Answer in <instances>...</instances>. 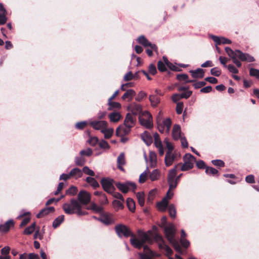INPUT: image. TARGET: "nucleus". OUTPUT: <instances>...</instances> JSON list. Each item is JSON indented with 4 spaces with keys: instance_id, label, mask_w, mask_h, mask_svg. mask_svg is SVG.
<instances>
[{
    "instance_id": "f257e3e1",
    "label": "nucleus",
    "mask_w": 259,
    "mask_h": 259,
    "mask_svg": "<svg viewBox=\"0 0 259 259\" xmlns=\"http://www.w3.org/2000/svg\"><path fill=\"white\" fill-rule=\"evenodd\" d=\"M138 238L134 236L130 239L131 244L135 248L140 249L144 247V244L146 242L152 243L153 241L148 233L144 232L141 230H138Z\"/></svg>"
},
{
    "instance_id": "f03ea898",
    "label": "nucleus",
    "mask_w": 259,
    "mask_h": 259,
    "mask_svg": "<svg viewBox=\"0 0 259 259\" xmlns=\"http://www.w3.org/2000/svg\"><path fill=\"white\" fill-rule=\"evenodd\" d=\"M165 236L169 242L173 245L176 250L181 252L182 249L178 241L175 239L176 230L172 224H169L164 228Z\"/></svg>"
},
{
    "instance_id": "7ed1b4c3",
    "label": "nucleus",
    "mask_w": 259,
    "mask_h": 259,
    "mask_svg": "<svg viewBox=\"0 0 259 259\" xmlns=\"http://www.w3.org/2000/svg\"><path fill=\"white\" fill-rule=\"evenodd\" d=\"M225 50L228 56L231 58L237 56L238 59L242 61H246L248 62H252L254 61V59L252 56L247 53H244L239 50H236L234 51L229 47H226Z\"/></svg>"
},
{
    "instance_id": "20e7f679",
    "label": "nucleus",
    "mask_w": 259,
    "mask_h": 259,
    "mask_svg": "<svg viewBox=\"0 0 259 259\" xmlns=\"http://www.w3.org/2000/svg\"><path fill=\"white\" fill-rule=\"evenodd\" d=\"M157 127L161 133L169 134L171 125V121L169 118L161 120L159 117L157 118Z\"/></svg>"
},
{
    "instance_id": "39448f33",
    "label": "nucleus",
    "mask_w": 259,
    "mask_h": 259,
    "mask_svg": "<svg viewBox=\"0 0 259 259\" xmlns=\"http://www.w3.org/2000/svg\"><path fill=\"white\" fill-rule=\"evenodd\" d=\"M80 203L75 199H71L70 203H65L63 205V209L66 214H72L75 213L77 208H79Z\"/></svg>"
},
{
    "instance_id": "423d86ee",
    "label": "nucleus",
    "mask_w": 259,
    "mask_h": 259,
    "mask_svg": "<svg viewBox=\"0 0 259 259\" xmlns=\"http://www.w3.org/2000/svg\"><path fill=\"white\" fill-rule=\"evenodd\" d=\"M139 120L140 124L147 128L153 127L152 115L148 111H144L142 115H140Z\"/></svg>"
},
{
    "instance_id": "0eeeda50",
    "label": "nucleus",
    "mask_w": 259,
    "mask_h": 259,
    "mask_svg": "<svg viewBox=\"0 0 259 259\" xmlns=\"http://www.w3.org/2000/svg\"><path fill=\"white\" fill-rule=\"evenodd\" d=\"M137 41L141 45H142L145 47H149L151 49H147L146 50V53L149 56H152L153 55L152 50L154 51H157V48L156 46L154 44L151 43L144 35L140 36L138 39Z\"/></svg>"
},
{
    "instance_id": "6e6552de",
    "label": "nucleus",
    "mask_w": 259,
    "mask_h": 259,
    "mask_svg": "<svg viewBox=\"0 0 259 259\" xmlns=\"http://www.w3.org/2000/svg\"><path fill=\"white\" fill-rule=\"evenodd\" d=\"M184 161L181 169L182 171H187L193 168L195 158L190 153L186 154L183 157Z\"/></svg>"
},
{
    "instance_id": "1a4fd4ad",
    "label": "nucleus",
    "mask_w": 259,
    "mask_h": 259,
    "mask_svg": "<svg viewBox=\"0 0 259 259\" xmlns=\"http://www.w3.org/2000/svg\"><path fill=\"white\" fill-rule=\"evenodd\" d=\"M115 230L117 234L120 238H121L122 236H124L125 237H127L130 236L132 237L134 236V234L131 233L129 229L125 225H117L115 227Z\"/></svg>"
},
{
    "instance_id": "9d476101",
    "label": "nucleus",
    "mask_w": 259,
    "mask_h": 259,
    "mask_svg": "<svg viewBox=\"0 0 259 259\" xmlns=\"http://www.w3.org/2000/svg\"><path fill=\"white\" fill-rule=\"evenodd\" d=\"M117 188L124 193H127L129 190H134L136 188L135 183L126 182L125 183H117L116 184Z\"/></svg>"
},
{
    "instance_id": "9b49d317",
    "label": "nucleus",
    "mask_w": 259,
    "mask_h": 259,
    "mask_svg": "<svg viewBox=\"0 0 259 259\" xmlns=\"http://www.w3.org/2000/svg\"><path fill=\"white\" fill-rule=\"evenodd\" d=\"M77 198L81 205H87L90 202L91 196L87 191L81 190L78 193Z\"/></svg>"
},
{
    "instance_id": "f8f14e48",
    "label": "nucleus",
    "mask_w": 259,
    "mask_h": 259,
    "mask_svg": "<svg viewBox=\"0 0 259 259\" xmlns=\"http://www.w3.org/2000/svg\"><path fill=\"white\" fill-rule=\"evenodd\" d=\"M90 125L95 130L100 131L101 132L107 126L108 122L102 120H94L90 121Z\"/></svg>"
},
{
    "instance_id": "ddd939ff",
    "label": "nucleus",
    "mask_w": 259,
    "mask_h": 259,
    "mask_svg": "<svg viewBox=\"0 0 259 259\" xmlns=\"http://www.w3.org/2000/svg\"><path fill=\"white\" fill-rule=\"evenodd\" d=\"M112 182V180L108 178H103L101 181L103 189L108 193H112L115 189Z\"/></svg>"
},
{
    "instance_id": "4468645a",
    "label": "nucleus",
    "mask_w": 259,
    "mask_h": 259,
    "mask_svg": "<svg viewBox=\"0 0 259 259\" xmlns=\"http://www.w3.org/2000/svg\"><path fill=\"white\" fill-rule=\"evenodd\" d=\"M144 253H138L140 259H153L154 257L157 256L156 253L150 249L148 246H144Z\"/></svg>"
},
{
    "instance_id": "2eb2a0df",
    "label": "nucleus",
    "mask_w": 259,
    "mask_h": 259,
    "mask_svg": "<svg viewBox=\"0 0 259 259\" xmlns=\"http://www.w3.org/2000/svg\"><path fill=\"white\" fill-rule=\"evenodd\" d=\"M179 155L178 153L166 152L165 158L164 162L166 166H169L172 164L173 162L177 159V157Z\"/></svg>"
},
{
    "instance_id": "dca6fc26",
    "label": "nucleus",
    "mask_w": 259,
    "mask_h": 259,
    "mask_svg": "<svg viewBox=\"0 0 259 259\" xmlns=\"http://www.w3.org/2000/svg\"><path fill=\"white\" fill-rule=\"evenodd\" d=\"M209 37L215 42V46L221 44H230L232 42L230 39L224 37H219L212 34L209 35Z\"/></svg>"
},
{
    "instance_id": "f3484780",
    "label": "nucleus",
    "mask_w": 259,
    "mask_h": 259,
    "mask_svg": "<svg viewBox=\"0 0 259 259\" xmlns=\"http://www.w3.org/2000/svg\"><path fill=\"white\" fill-rule=\"evenodd\" d=\"M131 129L124 124L119 125L116 130V135L122 137L130 133Z\"/></svg>"
},
{
    "instance_id": "a211bd4d",
    "label": "nucleus",
    "mask_w": 259,
    "mask_h": 259,
    "mask_svg": "<svg viewBox=\"0 0 259 259\" xmlns=\"http://www.w3.org/2000/svg\"><path fill=\"white\" fill-rule=\"evenodd\" d=\"M98 220L106 225L112 224L114 221L113 215L111 213L103 214Z\"/></svg>"
},
{
    "instance_id": "6ab92c4d",
    "label": "nucleus",
    "mask_w": 259,
    "mask_h": 259,
    "mask_svg": "<svg viewBox=\"0 0 259 259\" xmlns=\"http://www.w3.org/2000/svg\"><path fill=\"white\" fill-rule=\"evenodd\" d=\"M127 109L128 110L131 111L133 114L135 115L139 114L142 110L141 106L136 103L131 104L128 106Z\"/></svg>"
},
{
    "instance_id": "aec40b11",
    "label": "nucleus",
    "mask_w": 259,
    "mask_h": 259,
    "mask_svg": "<svg viewBox=\"0 0 259 259\" xmlns=\"http://www.w3.org/2000/svg\"><path fill=\"white\" fill-rule=\"evenodd\" d=\"M136 123V118H134L130 113H127L124 121V124L131 129L133 127Z\"/></svg>"
},
{
    "instance_id": "412c9836",
    "label": "nucleus",
    "mask_w": 259,
    "mask_h": 259,
    "mask_svg": "<svg viewBox=\"0 0 259 259\" xmlns=\"http://www.w3.org/2000/svg\"><path fill=\"white\" fill-rule=\"evenodd\" d=\"M189 72L194 78H201L204 76V71L201 68H197L196 70H191Z\"/></svg>"
},
{
    "instance_id": "4be33fe9",
    "label": "nucleus",
    "mask_w": 259,
    "mask_h": 259,
    "mask_svg": "<svg viewBox=\"0 0 259 259\" xmlns=\"http://www.w3.org/2000/svg\"><path fill=\"white\" fill-rule=\"evenodd\" d=\"M125 163V156L124 153H121L117 157V167L121 171H124L122 166Z\"/></svg>"
},
{
    "instance_id": "5701e85b",
    "label": "nucleus",
    "mask_w": 259,
    "mask_h": 259,
    "mask_svg": "<svg viewBox=\"0 0 259 259\" xmlns=\"http://www.w3.org/2000/svg\"><path fill=\"white\" fill-rule=\"evenodd\" d=\"M181 126L179 124H175L173 126L172 136L175 140L179 139L181 137Z\"/></svg>"
},
{
    "instance_id": "b1692460",
    "label": "nucleus",
    "mask_w": 259,
    "mask_h": 259,
    "mask_svg": "<svg viewBox=\"0 0 259 259\" xmlns=\"http://www.w3.org/2000/svg\"><path fill=\"white\" fill-rule=\"evenodd\" d=\"M54 210L55 208L52 206L44 208V209H41L38 213L37 214L36 217L37 218H42L51 212H54Z\"/></svg>"
},
{
    "instance_id": "393cba45",
    "label": "nucleus",
    "mask_w": 259,
    "mask_h": 259,
    "mask_svg": "<svg viewBox=\"0 0 259 259\" xmlns=\"http://www.w3.org/2000/svg\"><path fill=\"white\" fill-rule=\"evenodd\" d=\"M141 138L147 146L150 145L153 142L152 137L148 132H145L143 133Z\"/></svg>"
},
{
    "instance_id": "a878e982",
    "label": "nucleus",
    "mask_w": 259,
    "mask_h": 259,
    "mask_svg": "<svg viewBox=\"0 0 259 259\" xmlns=\"http://www.w3.org/2000/svg\"><path fill=\"white\" fill-rule=\"evenodd\" d=\"M69 173L71 178H73L75 179L81 178L82 176V170L77 167L71 169Z\"/></svg>"
},
{
    "instance_id": "bb28decb",
    "label": "nucleus",
    "mask_w": 259,
    "mask_h": 259,
    "mask_svg": "<svg viewBox=\"0 0 259 259\" xmlns=\"http://www.w3.org/2000/svg\"><path fill=\"white\" fill-rule=\"evenodd\" d=\"M121 115L118 112H113L108 115L111 122H117L121 118Z\"/></svg>"
},
{
    "instance_id": "cd10ccee",
    "label": "nucleus",
    "mask_w": 259,
    "mask_h": 259,
    "mask_svg": "<svg viewBox=\"0 0 259 259\" xmlns=\"http://www.w3.org/2000/svg\"><path fill=\"white\" fill-rule=\"evenodd\" d=\"M135 95V91L133 89H129L126 91L125 93L123 95L121 98L122 100H125L127 99L128 101H131Z\"/></svg>"
},
{
    "instance_id": "c85d7f7f",
    "label": "nucleus",
    "mask_w": 259,
    "mask_h": 259,
    "mask_svg": "<svg viewBox=\"0 0 259 259\" xmlns=\"http://www.w3.org/2000/svg\"><path fill=\"white\" fill-rule=\"evenodd\" d=\"M14 225L12 220L7 221L4 225H0V231L6 232L9 230L10 228Z\"/></svg>"
},
{
    "instance_id": "c756f323",
    "label": "nucleus",
    "mask_w": 259,
    "mask_h": 259,
    "mask_svg": "<svg viewBox=\"0 0 259 259\" xmlns=\"http://www.w3.org/2000/svg\"><path fill=\"white\" fill-rule=\"evenodd\" d=\"M158 245L159 248L164 250L166 252V255L168 257L169 259H173L170 256L172 253V250L165 243H160Z\"/></svg>"
},
{
    "instance_id": "7c9ffc66",
    "label": "nucleus",
    "mask_w": 259,
    "mask_h": 259,
    "mask_svg": "<svg viewBox=\"0 0 259 259\" xmlns=\"http://www.w3.org/2000/svg\"><path fill=\"white\" fill-rule=\"evenodd\" d=\"M88 209L97 213H101L103 211V207L102 206L98 205L94 202H91Z\"/></svg>"
},
{
    "instance_id": "2f4dec72",
    "label": "nucleus",
    "mask_w": 259,
    "mask_h": 259,
    "mask_svg": "<svg viewBox=\"0 0 259 259\" xmlns=\"http://www.w3.org/2000/svg\"><path fill=\"white\" fill-rule=\"evenodd\" d=\"M168 203V201L166 198H163L162 200L157 203V207L160 211H165Z\"/></svg>"
},
{
    "instance_id": "473e14b6",
    "label": "nucleus",
    "mask_w": 259,
    "mask_h": 259,
    "mask_svg": "<svg viewBox=\"0 0 259 259\" xmlns=\"http://www.w3.org/2000/svg\"><path fill=\"white\" fill-rule=\"evenodd\" d=\"M113 131V128H108L107 126H106V128H104L101 133L104 134L105 139H109L112 137Z\"/></svg>"
},
{
    "instance_id": "72a5a7b5",
    "label": "nucleus",
    "mask_w": 259,
    "mask_h": 259,
    "mask_svg": "<svg viewBox=\"0 0 259 259\" xmlns=\"http://www.w3.org/2000/svg\"><path fill=\"white\" fill-rule=\"evenodd\" d=\"M149 99L150 101L151 106L153 107H155L160 103V98L156 95H150Z\"/></svg>"
},
{
    "instance_id": "f704fd0d",
    "label": "nucleus",
    "mask_w": 259,
    "mask_h": 259,
    "mask_svg": "<svg viewBox=\"0 0 259 259\" xmlns=\"http://www.w3.org/2000/svg\"><path fill=\"white\" fill-rule=\"evenodd\" d=\"M160 176V171L157 169H154L150 173L149 177L152 181H154L158 179Z\"/></svg>"
},
{
    "instance_id": "c9c22d12",
    "label": "nucleus",
    "mask_w": 259,
    "mask_h": 259,
    "mask_svg": "<svg viewBox=\"0 0 259 259\" xmlns=\"http://www.w3.org/2000/svg\"><path fill=\"white\" fill-rule=\"evenodd\" d=\"M86 182L95 189L99 187V183L94 178L88 177L86 178Z\"/></svg>"
},
{
    "instance_id": "e433bc0d",
    "label": "nucleus",
    "mask_w": 259,
    "mask_h": 259,
    "mask_svg": "<svg viewBox=\"0 0 259 259\" xmlns=\"http://www.w3.org/2000/svg\"><path fill=\"white\" fill-rule=\"evenodd\" d=\"M64 220V215H61L57 217L53 223V227L54 228H57Z\"/></svg>"
},
{
    "instance_id": "4c0bfd02",
    "label": "nucleus",
    "mask_w": 259,
    "mask_h": 259,
    "mask_svg": "<svg viewBox=\"0 0 259 259\" xmlns=\"http://www.w3.org/2000/svg\"><path fill=\"white\" fill-rule=\"evenodd\" d=\"M86 162V160L84 157L81 156L80 157L76 156L74 158V163L77 166H82Z\"/></svg>"
},
{
    "instance_id": "58836bf2",
    "label": "nucleus",
    "mask_w": 259,
    "mask_h": 259,
    "mask_svg": "<svg viewBox=\"0 0 259 259\" xmlns=\"http://www.w3.org/2000/svg\"><path fill=\"white\" fill-rule=\"evenodd\" d=\"M127 206L129 210L132 212L135 210V203L134 200L131 198H128L126 200Z\"/></svg>"
},
{
    "instance_id": "ea45409f",
    "label": "nucleus",
    "mask_w": 259,
    "mask_h": 259,
    "mask_svg": "<svg viewBox=\"0 0 259 259\" xmlns=\"http://www.w3.org/2000/svg\"><path fill=\"white\" fill-rule=\"evenodd\" d=\"M138 202L140 206H143L145 204V195L143 192H138L136 195Z\"/></svg>"
},
{
    "instance_id": "a19ab883",
    "label": "nucleus",
    "mask_w": 259,
    "mask_h": 259,
    "mask_svg": "<svg viewBox=\"0 0 259 259\" xmlns=\"http://www.w3.org/2000/svg\"><path fill=\"white\" fill-rule=\"evenodd\" d=\"M108 110H112L113 109H120L121 108V105L118 102H112L111 101H108Z\"/></svg>"
},
{
    "instance_id": "79ce46f5",
    "label": "nucleus",
    "mask_w": 259,
    "mask_h": 259,
    "mask_svg": "<svg viewBox=\"0 0 259 259\" xmlns=\"http://www.w3.org/2000/svg\"><path fill=\"white\" fill-rule=\"evenodd\" d=\"M188 75L186 74H178L177 76V78L180 81L184 80L186 83L193 82L194 81V80H189Z\"/></svg>"
},
{
    "instance_id": "37998d69",
    "label": "nucleus",
    "mask_w": 259,
    "mask_h": 259,
    "mask_svg": "<svg viewBox=\"0 0 259 259\" xmlns=\"http://www.w3.org/2000/svg\"><path fill=\"white\" fill-rule=\"evenodd\" d=\"M177 175V169L176 166L172 169H171L168 174L167 176V181L172 180L176 179V177Z\"/></svg>"
},
{
    "instance_id": "c03bdc74",
    "label": "nucleus",
    "mask_w": 259,
    "mask_h": 259,
    "mask_svg": "<svg viewBox=\"0 0 259 259\" xmlns=\"http://www.w3.org/2000/svg\"><path fill=\"white\" fill-rule=\"evenodd\" d=\"M123 202L121 200H114L113 202V205L116 210L122 209L123 207Z\"/></svg>"
},
{
    "instance_id": "a18cd8bd",
    "label": "nucleus",
    "mask_w": 259,
    "mask_h": 259,
    "mask_svg": "<svg viewBox=\"0 0 259 259\" xmlns=\"http://www.w3.org/2000/svg\"><path fill=\"white\" fill-rule=\"evenodd\" d=\"M168 210L170 216L172 218H175L176 216V209L174 204H170L168 206Z\"/></svg>"
},
{
    "instance_id": "49530a36",
    "label": "nucleus",
    "mask_w": 259,
    "mask_h": 259,
    "mask_svg": "<svg viewBox=\"0 0 259 259\" xmlns=\"http://www.w3.org/2000/svg\"><path fill=\"white\" fill-rule=\"evenodd\" d=\"M93 151L91 148H87L84 150H81L79 152L80 156H90L92 154Z\"/></svg>"
},
{
    "instance_id": "de8ad7c7",
    "label": "nucleus",
    "mask_w": 259,
    "mask_h": 259,
    "mask_svg": "<svg viewBox=\"0 0 259 259\" xmlns=\"http://www.w3.org/2000/svg\"><path fill=\"white\" fill-rule=\"evenodd\" d=\"M148 170V168L147 167L146 170L140 176L139 181L140 183H143L146 181L147 178Z\"/></svg>"
},
{
    "instance_id": "09e8293b",
    "label": "nucleus",
    "mask_w": 259,
    "mask_h": 259,
    "mask_svg": "<svg viewBox=\"0 0 259 259\" xmlns=\"http://www.w3.org/2000/svg\"><path fill=\"white\" fill-rule=\"evenodd\" d=\"M205 172L207 175H210L214 176L215 175H217L218 173V171L217 169L212 167H206L205 169Z\"/></svg>"
},
{
    "instance_id": "8fccbe9b",
    "label": "nucleus",
    "mask_w": 259,
    "mask_h": 259,
    "mask_svg": "<svg viewBox=\"0 0 259 259\" xmlns=\"http://www.w3.org/2000/svg\"><path fill=\"white\" fill-rule=\"evenodd\" d=\"M82 173L84 172L85 174L88 175L90 176H94L95 172L93 170L91 169L88 166H84L82 168Z\"/></svg>"
},
{
    "instance_id": "3c124183",
    "label": "nucleus",
    "mask_w": 259,
    "mask_h": 259,
    "mask_svg": "<svg viewBox=\"0 0 259 259\" xmlns=\"http://www.w3.org/2000/svg\"><path fill=\"white\" fill-rule=\"evenodd\" d=\"M98 200L101 205H105L108 203L107 197L105 194L99 197Z\"/></svg>"
},
{
    "instance_id": "603ef678",
    "label": "nucleus",
    "mask_w": 259,
    "mask_h": 259,
    "mask_svg": "<svg viewBox=\"0 0 259 259\" xmlns=\"http://www.w3.org/2000/svg\"><path fill=\"white\" fill-rule=\"evenodd\" d=\"M88 124V122L86 121H83L77 122L75 124V127L77 129L82 130Z\"/></svg>"
},
{
    "instance_id": "864d4df0",
    "label": "nucleus",
    "mask_w": 259,
    "mask_h": 259,
    "mask_svg": "<svg viewBox=\"0 0 259 259\" xmlns=\"http://www.w3.org/2000/svg\"><path fill=\"white\" fill-rule=\"evenodd\" d=\"M167 182L169 185V189L171 190L175 189L179 183L176 179L168 181Z\"/></svg>"
},
{
    "instance_id": "5fc2aeb1",
    "label": "nucleus",
    "mask_w": 259,
    "mask_h": 259,
    "mask_svg": "<svg viewBox=\"0 0 259 259\" xmlns=\"http://www.w3.org/2000/svg\"><path fill=\"white\" fill-rule=\"evenodd\" d=\"M249 74L252 76H254L257 78H259V70L255 68H250L249 70Z\"/></svg>"
},
{
    "instance_id": "6e6d98bb",
    "label": "nucleus",
    "mask_w": 259,
    "mask_h": 259,
    "mask_svg": "<svg viewBox=\"0 0 259 259\" xmlns=\"http://www.w3.org/2000/svg\"><path fill=\"white\" fill-rule=\"evenodd\" d=\"M157 67L160 71L163 72L166 70V67L163 62L159 61L157 63Z\"/></svg>"
},
{
    "instance_id": "4d7b16f0",
    "label": "nucleus",
    "mask_w": 259,
    "mask_h": 259,
    "mask_svg": "<svg viewBox=\"0 0 259 259\" xmlns=\"http://www.w3.org/2000/svg\"><path fill=\"white\" fill-rule=\"evenodd\" d=\"M134 77V75H133L132 71H129L124 75L123 77V80L125 81H130L133 79Z\"/></svg>"
},
{
    "instance_id": "13d9d810",
    "label": "nucleus",
    "mask_w": 259,
    "mask_h": 259,
    "mask_svg": "<svg viewBox=\"0 0 259 259\" xmlns=\"http://www.w3.org/2000/svg\"><path fill=\"white\" fill-rule=\"evenodd\" d=\"M183 102H179L177 104L176 106V112L178 114H181L183 112Z\"/></svg>"
},
{
    "instance_id": "bf43d9fd",
    "label": "nucleus",
    "mask_w": 259,
    "mask_h": 259,
    "mask_svg": "<svg viewBox=\"0 0 259 259\" xmlns=\"http://www.w3.org/2000/svg\"><path fill=\"white\" fill-rule=\"evenodd\" d=\"M211 162L215 166L219 167H224L225 165L224 161L219 159L213 160Z\"/></svg>"
},
{
    "instance_id": "052dcab7",
    "label": "nucleus",
    "mask_w": 259,
    "mask_h": 259,
    "mask_svg": "<svg viewBox=\"0 0 259 259\" xmlns=\"http://www.w3.org/2000/svg\"><path fill=\"white\" fill-rule=\"evenodd\" d=\"M210 73L215 76H219L221 74V71L217 67H214L211 69Z\"/></svg>"
},
{
    "instance_id": "680f3d73",
    "label": "nucleus",
    "mask_w": 259,
    "mask_h": 259,
    "mask_svg": "<svg viewBox=\"0 0 259 259\" xmlns=\"http://www.w3.org/2000/svg\"><path fill=\"white\" fill-rule=\"evenodd\" d=\"M99 145L101 148L105 149H109L110 147L107 142H106L105 140H101L99 142Z\"/></svg>"
},
{
    "instance_id": "e2e57ef3",
    "label": "nucleus",
    "mask_w": 259,
    "mask_h": 259,
    "mask_svg": "<svg viewBox=\"0 0 259 259\" xmlns=\"http://www.w3.org/2000/svg\"><path fill=\"white\" fill-rule=\"evenodd\" d=\"M77 191V189L76 187L71 186L69 189L66 191L67 194L75 195Z\"/></svg>"
},
{
    "instance_id": "0e129e2a",
    "label": "nucleus",
    "mask_w": 259,
    "mask_h": 259,
    "mask_svg": "<svg viewBox=\"0 0 259 259\" xmlns=\"http://www.w3.org/2000/svg\"><path fill=\"white\" fill-rule=\"evenodd\" d=\"M150 160L152 163H156L157 161L156 155L154 152H150L149 153Z\"/></svg>"
},
{
    "instance_id": "69168bd1",
    "label": "nucleus",
    "mask_w": 259,
    "mask_h": 259,
    "mask_svg": "<svg viewBox=\"0 0 259 259\" xmlns=\"http://www.w3.org/2000/svg\"><path fill=\"white\" fill-rule=\"evenodd\" d=\"M148 70L150 73L152 75H155L157 72V70L155 66L153 64H151L148 67Z\"/></svg>"
},
{
    "instance_id": "338daca9",
    "label": "nucleus",
    "mask_w": 259,
    "mask_h": 259,
    "mask_svg": "<svg viewBox=\"0 0 259 259\" xmlns=\"http://www.w3.org/2000/svg\"><path fill=\"white\" fill-rule=\"evenodd\" d=\"M245 181L247 183L253 184L255 182L254 177L252 175H249L246 177Z\"/></svg>"
},
{
    "instance_id": "774afa93",
    "label": "nucleus",
    "mask_w": 259,
    "mask_h": 259,
    "mask_svg": "<svg viewBox=\"0 0 259 259\" xmlns=\"http://www.w3.org/2000/svg\"><path fill=\"white\" fill-rule=\"evenodd\" d=\"M147 95V94L144 92L143 91H140L138 94L137 97L136 98V100L137 101H141L142 100L143 98L145 97Z\"/></svg>"
}]
</instances>
